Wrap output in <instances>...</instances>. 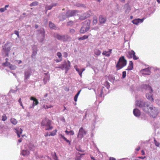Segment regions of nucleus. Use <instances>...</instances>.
Listing matches in <instances>:
<instances>
[{
  "instance_id": "obj_23",
  "label": "nucleus",
  "mask_w": 160,
  "mask_h": 160,
  "mask_svg": "<svg viewBox=\"0 0 160 160\" xmlns=\"http://www.w3.org/2000/svg\"><path fill=\"white\" fill-rule=\"evenodd\" d=\"M49 77H48V76H47L43 78V81L45 84H46L49 81Z\"/></svg>"
},
{
  "instance_id": "obj_28",
  "label": "nucleus",
  "mask_w": 160,
  "mask_h": 160,
  "mask_svg": "<svg viewBox=\"0 0 160 160\" xmlns=\"http://www.w3.org/2000/svg\"><path fill=\"white\" fill-rule=\"evenodd\" d=\"M81 91V90L79 91L77 94L75 95L74 97V100L75 102H76L77 101L78 97L80 94Z\"/></svg>"
},
{
  "instance_id": "obj_62",
  "label": "nucleus",
  "mask_w": 160,
  "mask_h": 160,
  "mask_svg": "<svg viewBox=\"0 0 160 160\" xmlns=\"http://www.w3.org/2000/svg\"><path fill=\"white\" fill-rule=\"evenodd\" d=\"M65 132L68 135L69 134L70 131H68V130H66L65 131Z\"/></svg>"
},
{
  "instance_id": "obj_13",
  "label": "nucleus",
  "mask_w": 160,
  "mask_h": 160,
  "mask_svg": "<svg viewBox=\"0 0 160 160\" xmlns=\"http://www.w3.org/2000/svg\"><path fill=\"white\" fill-rule=\"evenodd\" d=\"M133 113L134 115L136 117H139L141 114L140 111L138 109H134L133 111Z\"/></svg>"
},
{
  "instance_id": "obj_57",
  "label": "nucleus",
  "mask_w": 160,
  "mask_h": 160,
  "mask_svg": "<svg viewBox=\"0 0 160 160\" xmlns=\"http://www.w3.org/2000/svg\"><path fill=\"white\" fill-rule=\"evenodd\" d=\"M54 154H55V157H54V159L55 160H58V157L57 156L56 153L55 152Z\"/></svg>"
},
{
  "instance_id": "obj_61",
  "label": "nucleus",
  "mask_w": 160,
  "mask_h": 160,
  "mask_svg": "<svg viewBox=\"0 0 160 160\" xmlns=\"http://www.w3.org/2000/svg\"><path fill=\"white\" fill-rule=\"evenodd\" d=\"M140 148L139 147L136 149V150L137 151H138L140 150Z\"/></svg>"
},
{
  "instance_id": "obj_11",
  "label": "nucleus",
  "mask_w": 160,
  "mask_h": 160,
  "mask_svg": "<svg viewBox=\"0 0 160 160\" xmlns=\"http://www.w3.org/2000/svg\"><path fill=\"white\" fill-rule=\"evenodd\" d=\"M30 100H33V102L32 106V107H30V108H34L35 106L37 105L38 104V100L36 98L33 97H31L30 98Z\"/></svg>"
},
{
  "instance_id": "obj_26",
  "label": "nucleus",
  "mask_w": 160,
  "mask_h": 160,
  "mask_svg": "<svg viewBox=\"0 0 160 160\" xmlns=\"http://www.w3.org/2000/svg\"><path fill=\"white\" fill-rule=\"evenodd\" d=\"M38 2L37 1H34L30 4L29 6L30 7L35 6L38 5Z\"/></svg>"
},
{
  "instance_id": "obj_31",
  "label": "nucleus",
  "mask_w": 160,
  "mask_h": 160,
  "mask_svg": "<svg viewBox=\"0 0 160 160\" xmlns=\"http://www.w3.org/2000/svg\"><path fill=\"white\" fill-rule=\"evenodd\" d=\"M88 35H85L83 36L82 37H81L80 38H79L78 39L79 40H83L86 39H87L88 38Z\"/></svg>"
},
{
  "instance_id": "obj_48",
  "label": "nucleus",
  "mask_w": 160,
  "mask_h": 160,
  "mask_svg": "<svg viewBox=\"0 0 160 160\" xmlns=\"http://www.w3.org/2000/svg\"><path fill=\"white\" fill-rule=\"evenodd\" d=\"M126 75V71L122 72V77L123 78H125Z\"/></svg>"
},
{
  "instance_id": "obj_63",
  "label": "nucleus",
  "mask_w": 160,
  "mask_h": 160,
  "mask_svg": "<svg viewBox=\"0 0 160 160\" xmlns=\"http://www.w3.org/2000/svg\"><path fill=\"white\" fill-rule=\"evenodd\" d=\"M141 153H142V155H144L145 154V152H144L143 150H142L141 151Z\"/></svg>"
},
{
  "instance_id": "obj_12",
  "label": "nucleus",
  "mask_w": 160,
  "mask_h": 160,
  "mask_svg": "<svg viewBox=\"0 0 160 160\" xmlns=\"http://www.w3.org/2000/svg\"><path fill=\"white\" fill-rule=\"evenodd\" d=\"M141 72L142 74L145 75H149L151 73L150 69L149 68L142 69L141 71Z\"/></svg>"
},
{
  "instance_id": "obj_59",
  "label": "nucleus",
  "mask_w": 160,
  "mask_h": 160,
  "mask_svg": "<svg viewBox=\"0 0 160 160\" xmlns=\"http://www.w3.org/2000/svg\"><path fill=\"white\" fill-rule=\"evenodd\" d=\"M144 19V18H142V19H140L139 18V22H140L141 23L143 22Z\"/></svg>"
},
{
  "instance_id": "obj_50",
  "label": "nucleus",
  "mask_w": 160,
  "mask_h": 160,
  "mask_svg": "<svg viewBox=\"0 0 160 160\" xmlns=\"http://www.w3.org/2000/svg\"><path fill=\"white\" fill-rule=\"evenodd\" d=\"M14 33L17 36V37L19 38V33L18 31L15 30L14 31Z\"/></svg>"
},
{
  "instance_id": "obj_27",
  "label": "nucleus",
  "mask_w": 160,
  "mask_h": 160,
  "mask_svg": "<svg viewBox=\"0 0 160 160\" xmlns=\"http://www.w3.org/2000/svg\"><path fill=\"white\" fill-rule=\"evenodd\" d=\"M133 24L136 25H138L140 22L139 21V18L134 19L132 21Z\"/></svg>"
},
{
  "instance_id": "obj_37",
  "label": "nucleus",
  "mask_w": 160,
  "mask_h": 160,
  "mask_svg": "<svg viewBox=\"0 0 160 160\" xmlns=\"http://www.w3.org/2000/svg\"><path fill=\"white\" fill-rule=\"evenodd\" d=\"M76 70L78 72V74L80 75L81 77H82V72L81 71V70H80L78 68H76Z\"/></svg>"
},
{
  "instance_id": "obj_54",
  "label": "nucleus",
  "mask_w": 160,
  "mask_h": 160,
  "mask_svg": "<svg viewBox=\"0 0 160 160\" xmlns=\"http://www.w3.org/2000/svg\"><path fill=\"white\" fill-rule=\"evenodd\" d=\"M75 32V30L73 29H71L70 30V32L72 34L73 33Z\"/></svg>"
},
{
  "instance_id": "obj_41",
  "label": "nucleus",
  "mask_w": 160,
  "mask_h": 160,
  "mask_svg": "<svg viewBox=\"0 0 160 160\" xmlns=\"http://www.w3.org/2000/svg\"><path fill=\"white\" fill-rule=\"evenodd\" d=\"M37 52V51L36 50H33L32 52V57L33 58V57L35 56Z\"/></svg>"
},
{
  "instance_id": "obj_44",
  "label": "nucleus",
  "mask_w": 160,
  "mask_h": 160,
  "mask_svg": "<svg viewBox=\"0 0 160 160\" xmlns=\"http://www.w3.org/2000/svg\"><path fill=\"white\" fill-rule=\"evenodd\" d=\"M43 108L45 109H48V108H51L52 107V105H49V106H48L47 105H43Z\"/></svg>"
},
{
  "instance_id": "obj_47",
  "label": "nucleus",
  "mask_w": 160,
  "mask_h": 160,
  "mask_svg": "<svg viewBox=\"0 0 160 160\" xmlns=\"http://www.w3.org/2000/svg\"><path fill=\"white\" fill-rule=\"evenodd\" d=\"M99 96L100 97H102V95H103V92L102 91V90H100V92H99Z\"/></svg>"
},
{
  "instance_id": "obj_4",
  "label": "nucleus",
  "mask_w": 160,
  "mask_h": 160,
  "mask_svg": "<svg viewBox=\"0 0 160 160\" xmlns=\"http://www.w3.org/2000/svg\"><path fill=\"white\" fill-rule=\"evenodd\" d=\"M90 22L86 21L84 22V25L81 28L80 30V33H84L88 31L90 28Z\"/></svg>"
},
{
  "instance_id": "obj_45",
  "label": "nucleus",
  "mask_w": 160,
  "mask_h": 160,
  "mask_svg": "<svg viewBox=\"0 0 160 160\" xmlns=\"http://www.w3.org/2000/svg\"><path fill=\"white\" fill-rule=\"evenodd\" d=\"M57 55L58 57V58L60 59H62V55L61 52H58L57 53Z\"/></svg>"
},
{
  "instance_id": "obj_25",
  "label": "nucleus",
  "mask_w": 160,
  "mask_h": 160,
  "mask_svg": "<svg viewBox=\"0 0 160 160\" xmlns=\"http://www.w3.org/2000/svg\"><path fill=\"white\" fill-rule=\"evenodd\" d=\"M30 76V73L28 72H25V79H27Z\"/></svg>"
},
{
  "instance_id": "obj_5",
  "label": "nucleus",
  "mask_w": 160,
  "mask_h": 160,
  "mask_svg": "<svg viewBox=\"0 0 160 160\" xmlns=\"http://www.w3.org/2000/svg\"><path fill=\"white\" fill-rule=\"evenodd\" d=\"M127 56L129 58H133L134 60H136L138 59V58L135 55V53L133 50L128 51L127 54Z\"/></svg>"
},
{
  "instance_id": "obj_36",
  "label": "nucleus",
  "mask_w": 160,
  "mask_h": 160,
  "mask_svg": "<svg viewBox=\"0 0 160 160\" xmlns=\"http://www.w3.org/2000/svg\"><path fill=\"white\" fill-rule=\"evenodd\" d=\"M41 30L42 32V34L43 38H42V40L41 41V42H42L43 41V40L44 38L45 32L43 29H42V30Z\"/></svg>"
},
{
  "instance_id": "obj_1",
  "label": "nucleus",
  "mask_w": 160,
  "mask_h": 160,
  "mask_svg": "<svg viewBox=\"0 0 160 160\" xmlns=\"http://www.w3.org/2000/svg\"><path fill=\"white\" fill-rule=\"evenodd\" d=\"M135 105L141 108L143 111L148 113H150V110L152 109V105L148 102L138 100L136 102Z\"/></svg>"
},
{
  "instance_id": "obj_58",
  "label": "nucleus",
  "mask_w": 160,
  "mask_h": 160,
  "mask_svg": "<svg viewBox=\"0 0 160 160\" xmlns=\"http://www.w3.org/2000/svg\"><path fill=\"white\" fill-rule=\"evenodd\" d=\"M62 60V59H57L55 61H56V62H60Z\"/></svg>"
},
{
  "instance_id": "obj_21",
  "label": "nucleus",
  "mask_w": 160,
  "mask_h": 160,
  "mask_svg": "<svg viewBox=\"0 0 160 160\" xmlns=\"http://www.w3.org/2000/svg\"><path fill=\"white\" fill-rule=\"evenodd\" d=\"M102 54L103 55H105L107 57H108L110 56V54L108 51H103Z\"/></svg>"
},
{
  "instance_id": "obj_55",
  "label": "nucleus",
  "mask_w": 160,
  "mask_h": 160,
  "mask_svg": "<svg viewBox=\"0 0 160 160\" xmlns=\"http://www.w3.org/2000/svg\"><path fill=\"white\" fill-rule=\"evenodd\" d=\"M69 134L70 135H73L74 134V131L72 130H71L70 131Z\"/></svg>"
},
{
  "instance_id": "obj_14",
  "label": "nucleus",
  "mask_w": 160,
  "mask_h": 160,
  "mask_svg": "<svg viewBox=\"0 0 160 160\" xmlns=\"http://www.w3.org/2000/svg\"><path fill=\"white\" fill-rule=\"evenodd\" d=\"M10 47H8V48L5 47V46L3 48V50L4 51V52L6 53V55L7 56H8V54L10 50Z\"/></svg>"
},
{
  "instance_id": "obj_35",
  "label": "nucleus",
  "mask_w": 160,
  "mask_h": 160,
  "mask_svg": "<svg viewBox=\"0 0 160 160\" xmlns=\"http://www.w3.org/2000/svg\"><path fill=\"white\" fill-rule=\"evenodd\" d=\"M10 69L11 70H15L16 68V66L15 65H13L11 64H10V65L9 66Z\"/></svg>"
},
{
  "instance_id": "obj_15",
  "label": "nucleus",
  "mask_w": 160,
  "mask_h": 160,
  "mask_svg": "<svg viewBox=\"0 0 160 160\" xmlns=\"http://www.w3.org/2000/svg\"><path fill=\"white\" fill-rule=\"evenodd\" d=\"M133 69V63L132 61H130L129 63V65L126 70H131Z\"/></svg>"
},
{
  "instance_id": "obj_6",
  "label": "nucleus",
  "mask_w": 160,
  "mask_h": 160,
  "mask_svg": "<svg viewBox=\"0 0 160 160\" xmlns=\"http://www.w3.org/2000/svg\"><path fill=\"white\" fill-rule=\"evenodd\" d=\"M158 112L157 109L155 107H152V109L150 110V113L148 114L153 118H155L158 114Z\"/></svg>"
},
{
  "instance_id": "obj_40",
  "label": "nucleus",
  "mask_w": 160,
  "mask_h": 160,
  "mask_svg": "<svg viewBox=\"0 0 160 160\" xmlns=\"http://www.w3.org/2000/svg\"><path fill=\"white\" fill-rule=\"evenodd\" d=\"M7 119V117H6V115L5 114H3V115L2 116V120L3 121H5Z\"/></svg>"
},
{
  "instance_id": "obj_10",
  "label": "nucleus",
  "mask_w": 160,
  "mask_h": 160,
  "mask_svg": "<svg viewBox=\"0 0 160 160\" xmlns=\"http://www.w3.org/2000/svg\"><path fill=\"white\" fill-rule=\"evenodd\" d=\"M51 122L50 120L48 119L45 118L43 119L41 122V125L42 126H43V128L45 127H47L48 125H49Z\"/></svg>"
},
{
  "instance_id": "obj_34",
  "label": "nucleus",
  "mask_w": 160,
  "mask_h": 160,
  "mask_svg": "<svg viewBox=\"0 0 160 160\" xmlns=\"http://www.w3.org/2000/svg\"><path fill=\"white\" fill-rule=\"evenodd\" d=\"M154 144H155V145L158 147H159V146H160L159 142L157 141V140L155 139V138H154Z\"/></svg>"
},
{
  "instance_id": "obj_43",
  "label": "nucleus",
  "mask_w": 160,
  "mask_h": 160,
  "mask_svg": "<svg viewBox=\"0 0 160 160\" xmlns=\"http://www.w3.org/2000/svg\"><path fill=\"white\" fill-rule=\"evenodd\" d=\"M97 19L96 17H94L93 20V23L94 24H95L97 22Z\"/></svg>"
},
{
  "instance_id": "obj_56",
  "label": "nucleus",
  "mask_w": 160,
  "mask_h": 160,
  "mask_svg": "<svg viewBox=\"0 0 160 160\" xmlns=\"http://www.w3.org/2000/svg\"><path fill=\"white\" fill-rule=\"evenodd\" d=\"M73 24V22L72 21H70L68 22V25H72Z\"/></svg>"
},
{
  "instance_id": "obj_38",
  "label": "nucleus",
  "mask_w": 160,
  "mask_h": 160,
  "mask_svg": "<svg viewBox=\"0 0 160 160\" xmlns=\"http://www.w3.org/2000/svg\"><path fill=\"white\" fill-rule=\"evenodd\" d=\"M53 6V5H51L49 6H46L45 7V9L47 10H50L52 8Z\"/></svg>"
},
{
  "instance_id": "obj_30",
  "label": "nucleus",
  "mask_w": 160,
  "mask_h": 160,
  "mask_svg": "<svg viewBox=\"0 0 160 160\" xmlns=\"http://www.w3.org/2000/svg\"><path fill=\"white\" fill-rule=\"evenodd\" d=\"M35 148V146L33 144H30L29 145L28 148L30 150H33Z\"/></svg>"
},
{
  "instance_id": "obj_8",
  "label": "nucleus",
  "mask_w": 160,
  "mask_h": 160,
  "mask_svg": "<svg viewBox=\"0 0 160 160\" xmlns=\"http://www.w3.org/2000/svg\"><path fill=\"white\" fill-rule=\"evenodd\" d=\"M77 11L76 10L68 11L66 12V16H65V17L63 18L62 20H65L67 18L72 16Z\"/></svg>"
},
{
  "instance_id": "obj_49",
  "label": "nucleus",
  "mask_w": 160,
  "mask_h": 160,
  "mask_svg": "<svg viewBox=\"0 0 160 160\" xmlns=\"http://www.w3.org/2000/svg\"><path fill=\"white\" fill-rule=\"evenodd\" d=\"M7 10V9L4 8H0V12H4L5 11Z\"/></svg>"
},
{
  "instance_id": "obj_64",
  "label": "nucleus",
  "mask_w": 160,
  "mask_h": 160,
  "mask_svg": "<svg viewBox=\"0 0 160 160\" xmlns=\"http://www.w3.org/2000/svg\"><path fill=\"white\" fill-rule=\"evenodd\" d=\"M19 102V103L20 104L21 103H22V101H21V98H20L19 99L18 101Z\"/></svg>"
},
{
  "instance_id": "obj_51",
  "label": "nucleus",
  "mask_w": 160,
  "mask_h": 160,
  "mask_svg": "<svg viewBox=\"0 0 160 160\" xmlns=\"http://www.w3.org/2000/svg\"><path fill=\"white\" fill-rule=\"evenodd\" d=\"M44 136L45 137H47V136H51L50 135V132H46Z\"/></svg>"
},
{
  "instance_id": "obj_16",
  "label": "nucleus",
  "mask_w": 160,
  "mask_h": 160,
  "mask_svg": "<svg viewBox=\"0 0 160 160\" xmlns=\"http://www.w3.org/2000/svg\"><path fill=\"white\" fill-rule=\"evenodd\" d=\"M43 128H45L46 130H49L53 128V127L51 125V122L49 125H48L47 127H45Z\"/></svg>"
},
{
  "instance_id": "obj_32",
  "label": "nucleus",
  "mask_w": 160,
  "mask_h": 160,
  "mask_svg": "<svg viewBox=\"0 0 160 160\" xmlns=\"http://www.w3.org/2000/svg\"><path fill=\"white\" fill-rule=\"evenodd\" d=\"M57 132V129H55L51 132H50V135L51 136H55Z\"/></svg>"
},
{
  "instance_id": "obj_20",
  "label": "nucleus",
  "mask_w": 160,
  "mask_h": 160,
  "mask_svg": "<svg viewBox=\"0 0 160 160\" xmlns=\"http://www.w3.org/2000/svg\"><path fill=\"white\" fill-rule=\"evenodd\" d=\"M94 54L97 56H99L100 55L101 52L98 49H96L94 50Z\"/></svg>"
},
{
  "instance_id": "obj_22",
  "label": "nucleus",
  "mask_w": 160,
  "mask_h": 160,
  "mask_svg": "<svg viewBox=\"0 0 160 160\" xmlns=\"http://www.w3.org/2000/svg\"><path fill=\"white\" fill-rule=\"evenodd\" d=\"M86 14L85 13L83 14V16L80 17L79 19L82 20H83L86 19L87 17H89V16H87Z\"/></svg>"
},
{
  "instance_id": "obj_53",
  "label": "nucleus",
  "mask_w": 160,
  "mask_h": 160,
  "mask_svg": "<svg viewBox=\"0 0 160 160\" xmlns=\"http://www.w3.org/2000/svg\"><path fill=\"white\" fill-rule=\"evenodd\" d=\"M69 62V63L68 64V65H66V66L65 67V68L67 69H68V68H69L68 67L70 66V62Z\"/></svg>"
},
{
  "instance_id": "obj_2",
  "label": "nucleus",
  "mask_w": 160,
  "mask_h": 160,
  "mask_svg": "<svg viewBox=\"0 0 160 160\" xmlns=\"http://www.w3.org/2000/svg\"><path fill=\"white\" fill-rule=\"evenodd\" d=\"M142 88L145 90L146 93V97L150 101L152 102L153 101V98L152 97V90L151 87L149 85H143L142 86Z\"/></svg>"
},
{
  "instance_id": "obj_19",
  "label": "nucleus",
  "mask_w": 160,
  "mask_h": 160,
  "mask_svg": "<svg viewBox=\"0 0 160 160\" xmlns=\"http://www.w3.org/2000/svg\"><path fill=\"white\" fill-rule=\"evenodd\" d=\"M11 122L14 125H16L18 123V121L16 119L14 118H12L10 120Z\"/></svg>"
},
{
  "instance_id": "obj_42",
  "label": "nucleus",
  "mask_w": 160,
  "mask_h": 160,
  "mask_svg": "<svg viewBox=\"0 0 160 160\" xmlns=\"http://www.w3.org/2000/svg\"><path fill=\"white\" fill-rule=\"evenodd\" d=\"M10 64V63L9 62H8V61H6L4 63H3L2 64V65L3 66H8V67Z\"/></svg>"
},
{
  "instance_id": "obj_9",
  "label": "nucleus",
  "mask_w": 160,
  "mask_h": 160,
  "mask_svg": "<svg viewBox=\"0 0 160 160\" xmlns=\"http://www.w3.org/2000/svg\"><path fill=\"white\" fill-rule=\"evenodd\" d=\"M54 36L58 40H62L63 41H66V38L68 37L67 36H66L65 35H60L58 34L57 33H55L54 34Z\"/></svg>"
},
{
  "instance_id": "obj_29",
  "label": "nucleus",
  "mask_w": 160,
  "mask_h": 160,
  "mask_svg": "<svg viewBox=\"0 0 160 160\" xmlns=\"http://www.w3.org/2000/svg\"><path fill=\"white\" fill-rule=\"evenodd\" d=\"M60 136L61 138L65 141L67 142L69 144H70V141L69 140H68L62 134H61Z\"/></svg>"
},
{
  "instance_id": "obj_18",
  "label": "nucleus",
  "mask_w": 160,
  "mask_h": 160,
  "mask_svg": "<svg viewBox=\"0 0 160 160\" xmlns=\"http://www.w3.org/2000/svg\"><path fill=\"white\" fill-rule=\"evenodd\" d=\"M22 154L23 156H26L29 155V152L28 150H23L22 151Z\"/></svg>"
},
{
  "instance_id": "obj_24",
  "label": "nucleus",
  "mask_w": 160,
  "mask_h": 160,
  "mask_svg": "<svg viewBox=\"0 0 160 160\" xmlns=\"http://www.w3.org/2000/svg\"><path fill=\"white\" fill-rule=\"evenodd\" d=\"M15 129L16 130V133H17L18 136V138H20V134L22 133V129L20 128L21 129V131L19 132V131L18 130V129L17 128H15Z\"/></svg>"
},
{
  "instance_id": "obj_39",
  "label": "nucleus",
  "mask_w": 160,
  "mask_h": 160,
  "mask_svg": "<svg viewBox=\"0 0 160 160\" xmlns=\"http://www.w3.org/2000/svg\"><path fill=\"white\" fill-rule=\"evenodd\" d=\"M131 10V7L128 5L127 8L125 10L126 13H128Z\"/></svg>"
},
{
  "instance_id": "obj_33",
  "label": "nucleus",
  "mask_w": 160,
  "mask_h": 160,
  "mask_svg": "<svg viewBox=\"0 0 160 160\" xmlns=\"http://www.w3.org/2000/svg\"><path fill=\"white\" fill-rule=\"evenodd\" d=\"M49 27L51 28L54 29L55 27L54 24L51 22H49Z\"/></svg>"
},
{
  "instance_id": "obj_60",
  "label": "nucleus",
  "mask_w": 160,
  "mask_h": 160,
  "mask_svg": "<svg viewBox=\"0 0 160 160\" xmlns=\"http://www.w3.org/2000/svg\"><path fill=\"white\" fill-rule=\"evenodd\" d=\"M109 160H116V159L114 158L110 157L109 158Z\"/></svg>"
},
{
  "instance_id": "obj_7",
  "label": "nucleus",
  "mask_w": 160,
  "mask_h": 160,
  "mask_svg": "<svg viewBox=\"0 0 160 160\" xmlns=\"http://www.w3.org/2000/svg\"><path fill=\"white\" fill-rule=\"evenodd\" d=\"M86 134V132L83 128H81L79 131L77 135V138L81 139L83 137V135Z\"/></svg>"
},
{
  "instance_id": "obj_17",
  "label": "nucleus",
  "mask_w": 160,
  "mask_h": 160,
  "mask_svg": "<svg viewBox=\"0 0 160 160\" xmlns=\"http://www.w3.org/2000/svg\"><path fill=\"white\" fill-rule=\"evenodd\" d=\"M99 20L101 23H104L106 22V19L102 16H100L99 17Z\"/></svg>"
},
{
  "instance_id": "obj_46",
  "label": "nucleus",
  "mask_w": 160,
  "mask_h": 160,
  "mask_svg": "<svg viewBox=\"0 0 160 160\" xmlns=\"http://www.w3.org/2000/svg\"><path fill=\"white\" fill-rule=\"evenodd\" d=\"M65 16H66V15H63V14H62L59 16L60 20L61 21L64 20H62V19H63V18H64L65 17Z\"/></svg>"
},
{
  "instance_id": "obj_52",
  "label": "nucleus",
  "mask_w": 160,
  "mask_h": 160,
  "mask_svg": "<svg viewBox=\"0 0 160 160\" xmlns=\"http://www.w3.org/2000/svg\"><path fill=\"white\" fill-rule=\"evenodd\" d=\"M63 56L65 58H67L68 56V53L66 52H64L63 53Z\"/></svg>"
},
{
  "instance_id": "obj_3",
  "label": "nucleus",
  "mask_w": 160,
  "mask_h": 160,
  "mask_svg": "<svg viewBox=\"0 0 160 160\" xmlns=\"http://www.w3.org/2000/svg\"><path fill=\"white\" fill-rule=\"evenodd\" d=\"M127 63V60L125 59L124 57L122 56L119 58L116 65V68L117 70H119L125 67Z\"/></svg>"
}]
</instances>
